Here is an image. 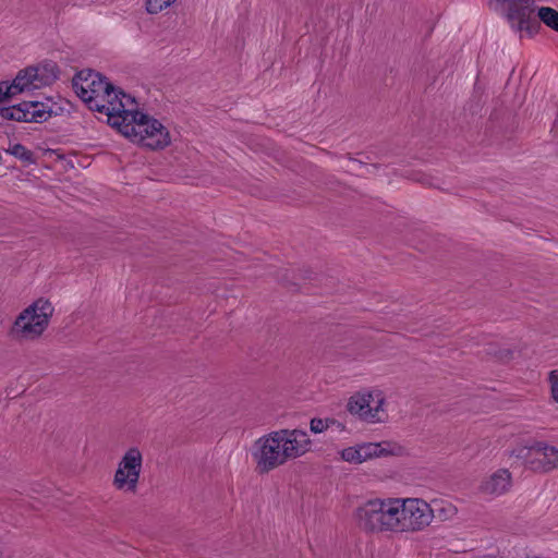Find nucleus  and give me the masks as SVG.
Masks as SVG:
<instances>
[{
    "label": "nucleus",
    "instance_id": "obj_1",
    "mask_svg": "<svg viewBox=\"0 0 558 558\" xmlns=\"http://www.w3.org/2000/svg\"><path fill=\"white\" fill-rule=\"evenodd\" d=\"M118 130L133 143L151 150L163 149L171 143L169 131L160 121L147 113L135 110Z\"/></svg>",
    "mask_w": 558,
    "mask_h": 558
},
{
    "label": "nucleus",
    "instance_id": "obj_2",
    "mask_svg": "<svg viewBox=\"0 0 558 558\" xmlns=\"http://www.w3.org/2000/svg\"><path fill=\"white\" fill-rule=\"evenodd\" d=\"M53 311L49 300H36L17 315L10 329V336L14 339L38 338L48 327Z\"/></svg>",
    "mask_w": 558,
    "mask_h": 558
},
{
    "label": "nucleus",
    "instance_id": "obj_3",
    "mask_svg": "<svg viewBox=\"0 0 558 558\" xmlns=\"http://www.w3.org/2000/svg\"><path fill=\"white\" fill-rule=\"evenodd\" d=\"M359 526L366 532L395 531L398 522V508L395 499L368 500L356 509Z\"/></svg>",
    "mask_w": 558,
    "mask_h": 558
},
{
    "label": "nucleus",
    "instance_id": "obj_4",
    "mask_svg": "<svg viewBox=\"0 0 558 558\" xmlns=\"http://www.w3.org/2000/svg\"><path fill=\"white\" fill-rule=\"evenodd\" d=\"M507 19L510 27L515 33L525 32L534 36L539 32V23L536 19L537 7L535 0H496Z\"/></svg>",
    "mask_w": 558,
    "mask_h": 558
},
{
    "label": "nucleus",
    "instance_id": "obj_5",
    "mask_svg": "<svg viewBox=\"0 0 558 558\" xmlns=\"http://www.w3.org/2000/svg\"><path fill=\"white\" fill-rule=\"evenodd\" d=\"M72 88L75 94L86 104L89 110L94 111V102L89 100H97L96 104L100 105L101 98L106 95L110 96L112 92V83L108 78L94 70L87 69L78 71L72 80Z\"/></svg>",
    "mask_w": 558,
    "mask_h": 558
},
{
    "label": "nucleus",
    "instance_id": "obj_6",
    "mask_svg": "<svg viewBox=\"0 0 558 558\" xmlns=\"http://www.w3.org/2000/svg\"><path fill=\"white\" fill-rule=\"evenodd\" d=\"M395 507L398 508L395 531H420L433 519V509L422 499H395Z\"/></svg>",
    "mask_w": 558,
    "mask_h": 558
},
{
    "label": "nucleus",
    "instance_id": "obj_7",
    "mask_svg": "<svg viewBox=\"0 0 558 558\" xmlns=\"http://www.w3.org/2000/svg\"><path fill=\"white\" fill-rule=\"evenodd\" d=\"M109 94L110 96L106 95L101 98L100 105L96 104L97 100L95 99L89 101L92 104L94 101V111L105 114L107 117V123L119 130L129 119L128 114H133L135 111L126 109L128 102H133L134 98L113 84L112 92Z\"/></svg>",
    "mask_w": 558,
    "mask_h": 558
},
{
    "label": "nucleus",
    "instance_id": "obj_8",
    "mask_svg": "<svg viewBox=\"0 0 558 558\" xmlns=\"http://www.w3.org/2000/svg\"><path fill=\"white\" fill-rule=\"evenodd\" d=\"M281 446L279 437L274 436V432L255 442L253 456L257 463L256 469L258 473H268L289 460V457L283 456V448Z\"/></svg>",
    "mask_w": 558,
    "mask_h": 558
},
{
    "label": "nucleus",
    "instance_id": "obj_9",
    "mask_svg": "<svg viewBox=\"0 0 558 558\" xmlns=\"http://www.w3.org/2000/svg\"><path fill=\"white\" fill-rule=\"evenodd\" d=\"M142 469V453L137 448H131L123 456L114 474L113 484L118 489L134 493Z\"/></svg>",
    "mask_w": 558,
    "mask_h": 558
},
{
    "label": "nucleus",
    "instance_id": "obj_10",
    "mask_svg": "<svg viewBox=\"0 0 558 558\" xmlns=\"http://www.w3.org/2000/svg\"><path fill=\"white\" fill-rule=\"evenodd\" d=\"M372 402H374L372 392H357L348 400L347 410L350 414L357 415L367 423L384 422L387 418V414L383 410L385 399L383 397L378 398L375 407H372Z\"/></svg>",
    "mask_w": 558,
    "mask_h": 558
},
{
    "label": "nucleus",
    "instance_id": "obj_11",
    "mask_svg": "<svg viewBox=\"0 0 558 558\" xmlns=\"http://www.w3.org/2000/svg\"><path fill=\"white\" fill-rule=\"evenodd\" d=\"M278 436L283 448V456L289 459L303 456L310 450L311 439L302 429H279L274 432Z\"/></svg>",
    "mask_w": 558,
    "mask_h": 558
},
{
    "label": "nucleus",
    "instance_id": "obj_12",
    "mask_svg": "<svg viewBox=\"0 0 558 558\" xmlns=\"http://www.w3.org/2000/svg\"><path fill=\"white\" fill-rule=\"evenodd\" d=\"M29 73L35 80V84L40 88L51 85L59 75V68L52 60H44L36 65H29Z\"/></svg>",
    "mask_w": 558,
    "mask_h": 558
},
{
    "label": "nucleus",
    "instance_id": "obj_13",
    "mask_svg": "<svg viewBox=\"0 0 558 558\" xmlns=\"http://www.w3.org/2000/svg\"><path fill=\"white\" fill-rule=\"evenodd\" d=\"M23 106L28 111L26 120L28 123H43L53 116H59V112L54 111V106L50 105V100L47 102L38 100H24Z\"/></svg>",
    "mask_w": 558,
    "mask_h": 558
},
{
    "label": "nucleus",
    "instance_id": "obj_14",
    "mask_svg": "<svg viewBox=\"0 0 558 558\" xmlns=\"http://www.w3.org/2000/svg\"><path fill=\"white\" fill-rule=\"evenodd\" d=\"M511 486V474L508 470L501 469L492 474L481 484V490L485 494L501 495Z\"/></svg>",
    "mask_w": 558,
    "mask_h": 558
},
{
    "label": "nucleus",
    "instance_id": "obj_15",
    "mask_svg": "<svg viewBox=\"0 0 558 558\" xmlns=\"http://www.w3.org/2000/svg\"><path fill=\"white\" fill-rule=\"evenodd\" d=\"M362 462L379 457H387L392 454V451L389 449L388 442H367L360 445Z\"/></svg>",
    "mask_w": 558,
    "mask_h": 558
},
{
    "label": "nucleus",
    "instance_id": "obj_16",
    "mask_svg": "<svg viewBox=\"0 0 558 558\" xmlns=\"http://www.w3.org/2000/svg\"><path fill=\"white\" fill-rule=\"evenodd\" d=\"M27 109L23 106V101L16 105L1 107L0 106V118L2 121L10 120L16 122H26Z\"/></svg>",
    "mask_w": 558,
    "mask_h": 558
},
{
    "label": "nucleus",
    "instance_id": "obj_17",
    "mask_svg": "<svg viewBox=\"0 0 558 558\" xmlns=\"http://www.w3.org/2000/svg\"><path fill=\"white\" fill-rule=\"evenodd\" d=\"M5 151L21 160L25 167L37 162L35 153L21 143L10 145Z\"/></svg>",
    "mask_w": 558,
    "mask_h": 558
},
{
    "label": "nucleus",
    "instance_id": "obj_18",
    "mask_svg": "<svg viewBox=\"0 0 558 558\" xmlns=\"http://www.w3.org/2000/svg\"><path fill=\"white\" fill-rule=\"evenodd\" d=\"M554 453V459H553V463L551 462H548V461H544L543 458H533L531 456L530 460L527 461V464L525 465L526 469L535 472V473H548V472H551L553 470L557 469L558 468V451H553L551 450V453Z\"/></svg>",
    "mask_w": 558,
    "mask_h": 558
},
{
    "label": "nucleus",
    "instance_id": "obj_19",
    "mask_svg": "<svg viewBox=\"0 0 558 558\" xmlns=\"http://www.w3.org/2000/svg\"><path fill=\"white\" fill-rule=\"evenodd\" d=\"M536 19L538 23H544L547 27L558 33V11L550 7H541L537 9Z\"/></svg>",
    "mask_w": 558,
    "mask_h": 558
},
{
    "label": "nucleus",
    "instance_id": "obj_20",
    "mask_svg": "<svg viewBox=\"0 0 558 558\" xmlns=\"http://www.w3.org/2000/svg\"><path fill=\"white\" fill-rule=\"evenodd\" d=\"M31 75H32V73H29V68L26 66L25 69L20 70L17 72V74L14 77L13 81H15L16 84L22 85L24 90H31V89L39 88L35 84V80H33V76H31Z\"/></svg>",
    "mask_w": 558,
    "mask_h": 558
},
{
    "label": "nucleus",
    "instance_id": "obj_21",
    "mask_svg": "<svg viewBox=\"0 0 558 558\" xmlns=\"http://www.w3.org/2000/svg\"><path fill=\"white\" fill-rule=\"evenodd\" d=\"M533 452V444L529 446H519L511 451V457L515 458L520 464L525 468Z\"/></svg>",
    "mask_w": 558,
    "mask_h": 558
},
{
    "label": "nucleus",
    "instance_id": "obj_22",
    "mask_svg": "<svg viewBox=\"0 0 558 558\" xmlns=\"http://www.w3.org/2000/svg\"><path fill=\"white\" fill-rule=\"evenodd\" d=\"M533 448H534V452L542 456L543 460L544 461H548V462H554L553 459H554V453H551V450L553 451H558V449L554 446H549L548 444L544 442V441H534L533 442Z\"/></svg>",
    "mask_w": 558,
    "mask_h": 558
},
{
    "label": "nucleus",
    "instance_id": "obj_23",
    "mask_svg": "<svg viewBox=\"0 0 558 558\" xmlns=\"http://www.w3.org/2000/svg\"><path fill=\"white\" fill-rule=\"evenodd\" d=\"M0 83H4L3 86H1V88L5 95L4 98H7L8 101H10L15 95L24 92L23 86L16 84L15 81H12L11 83H9L8 81H1Z\"/></svg>",
    "mask_w": 558,
    "mask_h": 558
},
{
    "label": "nucleus",
    "instance_id": "obj_24",
    "mask_svg": "<svg viewBox=\"0 0 558 558\" xmlns=\"http://www.w3.org/2000/svg\"><path fill=\"white\" fill-rule=\"evenodd\" d=\"M341 458L350 463H362L360 446L348 447L341 451Z\"/></svg>",
    "mask_w": 558,
    "mask_h": 558
},
{
    "label": "nucleus",
    "instance_id": "obj_25",
    "mask_svg": "<svg viewBox=\"0 0 558 558\" xmlns=\"http://www.w3.org/2000/svg\"><path fill=\"white\" fill-rule=\"evenodd\" d=\"M488 354L493 355L502 363H507L513 357V351L508 348L497 349L496 347H490L488 350Z\"/></svg>",
    "mask_w": 558,
    "mask_h": 558
},
{
    "label": "nucleus",
    "instance_id": "obj_26",
    "mask_svg": "<svg viewBox=\"0 0 558 558\" xmlns=\"http://www.w3.org/2000/svg\"><path fill=\"white\" fill-rule=\"evenodd\" d=\"M173 2L174 0H146V10L150 14H156Z\"/></svg>",
    "mask_w": 558,
    "mask_h": 558
},
{
    "label": "nucleus",
    "instance_id": "obj_27",
    "mask_svg": "<svg viewBox=\"0 0 558 558\" xmlns=\"http://www.w3.org/2000/svg\"><path fill=\"white\" fill-rule=\"evenodd\" d=\"M310 429L314 434L323 433L324 430L328 429V422L327 418L323 420L319 417H314L310 422Z\"/></svg>",
    "mask_w": 558,
    "mask_h": 558
},
{
    "label": "nucleus",
    "instance_id": "obj_28",
    "mask_svg": "<svg viewBox=\"0 0 558 558\" xmlns=\"http://www.w3.org/2000/svg\"><path fill=\"white\" fill-rule=\"evenodd\" d=\"M548 380L551 388V397L558 403V369H554L548 374Z\"/></svg>",
    "mask_w": 558,
    "mask_h": 558
},
{
    "label": "nucleus",
    "instance_id": "obj_29",
    "mask_svg": "<svg viewBox=\"0 0 558 558\" xmlns=\"http://www.w3.org/2000/svg\"><path fill=\"white\" fill-rule=\"evenodd\" d=\"M317 277H318L317 272H314L312 269L306 268V269H299L298 277L294 276L293 278L312 281V280H317Z\"/></svg>",
    "mask_w": 558,
    "mask_h": 558
},
{
    "label": "nucleus",
    "instance_id": "obj_30",
    "mask_svg": "<svg viewBox=\"0 0 558 558\" xmlns=\"http://www.w3.org/2000/svg\"><path fill=\"white\" fill-rule=\"evenodd\" d=\"M327 422H328V428L336 426L339 430L345 429V425L336 418H327Z\"/></svg>",
    "mask_w": 558,
    "mask_h": 558
},
{
    "label": "nucleus",
    "instance_id": "obj_31",
    "mask_svg": "<svg viewBox=\"0 0 558 558\" xmlns=\"http://www.w3.org/2000/svg\"><path fill=\"white\" fill-rule=\"evenodd\" d=\"M50 105H53L54 106V111H58L59 114H61L62 108L60 106H57V104H54V102H50Z\"/></svg>",
    "mask_w": 558,
    "mask_h": 558
},
{
    "label": "nucleus",
    "instance_id": "obj_32",
    "mask_svg": "<svg viewBox=\"0 0 558 558\" xmlns=\"http://www.w3.org/2000/svg\"><path fill=\"white\" fill-rule=\"evenodd\" d=\"M349 159H350L351 161H353V162L359 163L360 166H362V165H363V162H362V161H360V160H357V159H354V158H352L351 156H349Z\"/></svg>",
    "mask_w": 558,
    "mask_h": 558
},
{
    "label": "nucleus",
    "instance_id": "obj_33",
    "mask_svg": "<svg viewBox=\"0 0 558 558\" xmlns=\"http://www.w3.org/2000/svg\"><path fill=\"white\" fill-rule=\"evenodd\" d=\"M291 284H292L293 287H299V283H298V282H294V281H293V282H291Z\"/></svg>",
    "mask_w": 558,
    "mask_h": 558
}]
</instances>
